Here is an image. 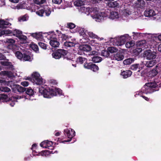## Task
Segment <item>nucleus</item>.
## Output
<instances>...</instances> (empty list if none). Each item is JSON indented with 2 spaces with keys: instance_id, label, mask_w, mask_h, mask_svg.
I'll return each instance as SVG.
<instances>
[{
  "instance_id": "f257e3e1",
  "label": "nucleus",
  "mask_w": 161,
  "mask_h": 161,
  "mask_svg": "<svg viewBox=\"0 0 161 161\" xmlns=\"http://www.w3.org/2000/svg\"><path fill=\"white\" fill-rule=\"evenodd\" d=\"M161 87V83L157 84L155 82H150L146 83L138 92V95H141L143 93L147 94L151 93L159 90Z\"/></svg>"
},
{
  "instance_id": "f03ea898",
  "label": "nucleus",
  "mask_w": 161,
  "mask_h": 161,
  "mask_svg": "<svg viewBox=\"0 0 161 161\" xmlns=\"http://www.w3.org/2000/svg\"><path fill=\"white\" fill-rule=\"evenodd\" d=\"M68 52L67 50L64 49H59L55 51L52 54V56L53 58L56 59H59L62 58L64 60L69 61L70 64L75 67H76V64H74V61L67 56Z\"/></svg>"
},
{
  "instance_id": "7ed1b4c3",
  "label": "nucleus",
  "mask_w": 161,
  "mask_h": 161,
  "mask_svg": "<svg viewBox=\"0 0 161 161\" xmlns=\"http://www.w3.org/2000/svg\"><path fill=\"white\" fill-rule=\"evenodd\" d=\"M38 92L42 95H43L44 97L47 98H51L55 96L56 93L53 88L49 87H39L38 88Z\"/></svg>"
},
{
  "instance_id": "20e7f679",
  "label": "nucleus",
  "mask_w": 161,
  "mask_h": 161,
  "mask_svg": "<svg viewBox=\"0 0 161 161\" xmlns=\"http://www.w3.org/2000/svg\"><path fill=\"white\" fill-rule=\"evenodd\" d=\"M64 132L65 136L70 139L61 142V140H60L59 138H58V141L60 143L69 142L71 141L72 138L75 135V132L72 129H71V130L68 129H65L64 130Z\"/></svg>"
},
{
  "instance_id": "39448f33",
  "label": "nucleus",
  "mask_w": 161,
  "mask_h": 161,
  "mask_svg": "<svg viewBox=\"0 0 161 161\" xmlns=\"http://www.w3.org/2000/svg\"><path fill=\"white\" fill-rule=\"evenodd\" d=\"M6 42L8 43L7 46V48L9 50L14 52L17 51L19 49V47L17 46L14 44L15 42V41L12 39H8L6 40Z\"/></svg>"
},
{
  "instance_id": "423d86ee",
  "label": "nucleus",
  "mask_w": 161,
  "mask_h": 161,
  "mask_svg": "<svg viewBox=\"0 0 161 161\" xmlns=\"http://www.w3.org/2000/svg\"><path fill=\"white\" fill-rule=\"evenodd\" d=\"M32 82L37 85H40L43 83L42 79L40 74L37 72H33L31 75Z\"/></svg>"
},
{
  "instance_id": "0eeeda50",
  "label": "nucleus",
  "mask_w": 161,
  "mask_h": 161,
  "mask_svg": "<svg viewBox=\"0 0 161 161\" xmlns=\"http://www.w3.org/2000/svg\"><path fill=\"white\" fill-rule=\"evenodd\" d=\"M131 38L129 35L125 34L120 36L117 39V45L118 46H121L124 44L127 41L130 40Z\"/></svg>"
},
{
  "instance_id": "6e6552de",
  "label": "nucleus",
  "mask_w": 161,
  "mask_h": 161,
  "mask_svg": "<svg viewBox=\"0 0 161 161\" xmlns=\"http://www.w3.org/2000/svg\"><path fill=\"white\" fill-rule=\"evenodd\" d=\"M143 56L147 59L150 60L155 59L157 56L156 53L154 51H152L151 50H147L144 51Z\"/></svg>"
},
{
  "instance_id": "1a4fd4ad",
  "label": "nucleus",
  "mask_w": 161,
  "mask_h": 161,
  "mask_svg": "<svg viewBox=\"0 0 161 161\" xmlns=\"http://www.w3.org/2000/svg\"><path fill=\"white\" fill-rule=\"evenodd\" d=\"M51 32L53 33V34L51 37V40L50 41L49 43L52 47H58L59 46L60 43L57 38H56V35L54 34L53 31Z\"/></svg>"
},
{
  "instance_id": "9d476101",
  "label": "nucleus",
  "mask_w": 161,
  "mask_h": 161,
  "mask_svg": "<svg viewBox=\"0 0 161 161\" xmlns=\"http://www.w3.org/2000/svg\"><path fill=\"white\" fill-rule=\"evenodd\" d=\"M84 67L86 69H90L94 72H96L99 69L98 66L92 63H86L84 64Z\"/></svg>"
},
{
  "instance_id": "9b49d317",
  "label": "nucleus",
  "mask_w": 161,
  "mask_h": 161,
  "mask_svg": "<svg viewBox=\"0 0 161 161\" xmlns=\"http://www.w3.org/2000/svg\"><path fill=\"white\" fill-rule=\"evenodd\" d=\"M144 67L143 62H142L140 64H135L131 65L130 69L133 70H137V72H140Z\"/></svg>"
},
{
  "instance_id": "f8f14e48",
  "label": "nucleus",
  "mask_w": 161,
  "mask_h": 161,
  "mask_svg": "<svg viewBox=\"0 0 161 161\" xmlns=\"http://www.w3.org/2000/svg\"><path fill=\"white\" fill-rule=\"evenodd\" d=\"M109 16V14L106 11H104L103 12H101L100 14H96L94 15L95 18L99 19L100 21L104 19L105 18L108 17Z\"/></svg>"
},
{
  "instance_id": "ddd939ff",
  "label": "nucleus",
  "mask_w": 161,
  "mask_h": 161,
  "mask_svg": "<svg viewBox=\"0 0 161 161\" xmlns=\"http://www.w3.org/2000/svg\"><path fill=\"white\" fill-rule=\"evenodd\" d=\"M80 52H88L90 51L91 49V47L87 44L82 45L80 46L79 47Z\"/></svg>"
},
{
  "instance_id": "4468645a",
  "label": "nucleus",
  "mask_w": 161,
  "mask_h": 161,
  "mask_svg": "<svg viewBox=\"0 0 161 161\" xmlns=\"http://www.w3.org/2000/svg\"><path fill=\"white\" fill-rule=\"evenodd\" d=\"M145 5V3L143 0H137L134 4L136 8L141 9L143 8Z\"/></svg>"
},
{
  "instance_id": "2eb2a0df",
  "label": "nucleus",
  "mask_w": 161,
  "mask_h": 161,
  "mask_svg": "<svg viewBox=\"0 0 161 161\" xmlns=\"http://www.w3.org/2000/svg\"><path fill=\"white\" fill-rule=\"evenodd\" d=\"M155 15V11L152 9H147L144 12V15L146 17L153 16Z\"/></svg>"
},
{
  "instance_id": "dca6fc26",
  "label": "nucleus",
  "mask_w": 161,
  "mask_h": 161,
  "mask_svg": "<svg viewBox=\"0 0 161 161\" xmlns=\"http://www.w3.org/2000/svg\"><path fill=\"white\" fill-rule=\"evenodd\" d=\"M132 72L129 70H124L121 71V75L124 78H126L130 77L132 75Z\"/></svg>"
},
{
  "instance_id": "f3484780",
  "label": "nucleus",
  "mask_w": 161,
  "mask_h": 161,
  "mask_svg": "<svg viewBox=\"0 0 161 161\" xmlns=\"http://www.w3.org/2000/svg\"><path fill=\"white\" fill-rule=\"evenodd\" d=\"M0 64L3 66H8V68L9 69L13 70V69L14 66L11 62L6 61H1Z\"/></svg>"
},
{
  "instance_id": "a211bd4d",
  "label": "nucleus",
  "mask_w": 161,
  "mask_h": 161,
  "mask_svg": "<svg viewBox=\"0 0 161 161\" xmlns=\"http://www.w3.org/2000/svg\"><path fill=\"white\" fill-rule=\"evenodd\" d=\"M24 61H31V59L30 56L29 55V52L28 51L23 52V58L22 59Z\"/></svg>"
},
{
  "instance_id": "6ab92c4d",
  "label": "nucleus",
  "mask_w": 161,
  "mask_h": 161,
  "mask_svg": "<svg viewBox=\"0 0 161 161\" xmlns=\"http://www.w3.org/2000/svg\"><path fill=\"white\" fill-rule=\"evenodd\" d=\"M144 65H145L147 67H151L156 64V61L153 60L143 62Z\"/></svg>"
},
{
  "instance_id": "aec40b11",
  "label": "nucleus",
  "mask_w": 161,
  "mask_h": 161,
  "mask_svg": "<svg viewBox=\"0 0 161 161\" xmlns=\"http://www.w3.org/2000/svg\"><path fill=\"white\" fill-rule=\"evenodd\" d=\"M22 31L17 29H15L13 31H8V33L9 34H12L14 36H16L18 37L17 36L18 35L22 34Z\"/></svg>"
},
{
  "instance_id": "412c9836",
  "label": "nucleus",
  "mask_w": 161,
  "mask_h": 161,
  "mask_svg": "<svg viewBox=\"0 0 161 161\" xmlns=\"http://www.w3.org/2000/svg\"><path fill=\"white\" fill-rule=\"evenodd\" d=\"M114 58L115 60L118 61H121L123 59L124 56L122 53L120 52H118L114 55Z\"/></svg>"
},
{
  "instance_id": "4be33fe9",
  "label": "nucleus",
  "mask_w": 161,
  "mask_h": 161,
  "mask_svg": "<svg viewBox=\"0 0 161 161\" xmlns=\"http://www.w3.org/2000/svg\"><path fill=\"white\" fill-rule=\"evenodd\" d=\"M30 34L31 36L37 39H41L42 38V32L38 33H31Z\"/></svg>"
},
{
  "instance_id": "5701e85b",
  "label": "nucleus",
  "mask_w": 161,
  "mask_h": 161,
  "mask_svg": "<svg viewBox=\"0 0 161 161\" xmlns=\"http://www.w3.org/2000/svg\"><path fill=\"white\" fill-rule=\"evenodd\" d=\"M76 62L78 63H79L80 64H83L84 63V64L87 63V59L86 58H83L81 56H79L77 58L76 60Z\"/></svg>"
},
{
  "instance_id": "b1692460",
  "label": "nucleus",
  "mask_w": 161,
  "mask_h": 161,
  "mask_svg": "<svg viewBox=\"0 0 161 161\" xmlns=\"http://www.w3.org/2000/svg\"><path fill=\"white\" fill-rule=\"evenodd\" d=\"M118 13L117 12L110 11L109 14V18L114 19L118 17Z\"/></svg>"
},
{
  "instance_id": "393cba45",
  "label": "nucleus",
  "mask_w": 161,
  "mask_h": 161,
  "mask_svg": "<svg viewBox=\"0 0 161 161\" xmlns=\"http://www.w3.org/2000/svg\"><path fill=\"white\" fill-rule=\"evenodd\" d=\"M38 154H36V155H41L42 156H46V155H47L48 154L53 153V151H50L49 150H45L42 151L41 152H37Z\"/></svg>"
},
{
  "instance_id": "a878e982",
  "label": "nucleus",
  "mask_w": 161,
  "mask_h": 161,
  "mask_svg": "<svg viewBox=\"0 0 161 161\" xmlns=\"http://www.w3.org/2000/svg\"><path fill=\"white\" fill-rule=\"evenodd\" d=\"M108 6L110 8H114L118 6L119 3L117 1L110 2L108 3Z\"/></svg>"
},
{
  "instance_id": "bb28decb",
  "label": "nucleus",
  "mask_w": 161,
  "mask_h": 161,
  "mask_svg": "<svg viewBox=\"0 0 161 161\" xmlns=\"http://www.w3.org/2000/svg\"><path fill=\"white\" fill-rule=\"evenodd\" d=\"M1 25V26L0 30H1L2 29L8 27L9 25H11V24L8 21L2 20Z\"/></svg>"
},
{
  "instance_id": "cd10ccee",
  "label": "nucleus",
  "mask_w": 161,
  "mask_h": 161,
  "mask_svg": "<svg viewBox=\"0 0 161 161\" xmlns=\"http://www.w3.org/2000/svg\"><path fill=\"white\" fill-rule=\"evenodd\" d=\"M102 60V58L97 56H93L92 58V60L94 63H99Z\"/></svg>"
},
{
  "instance_id": "c85d7f7f",
  "label": "nucleus",
  "mask_w": 161,
  "mask_h": 161,
  "mask_svg": "<svg viewBox=\"0 0 161 161\" xmlns=\"http://www.w3.org/2000/svg\"><path fill=\"white\" fill-rule=\"evenodd\" d=\"M135 59L133 58H129L125 59L123 61V63L124 64L128 65L133 62Z\"/></svg>"
},
{
  "instance_id": "c756f323",
  "label": "nucleus",
  "mask_w": 161,
  "mask_h": 161,
  "mask_svg": "<svg viewBox=\"0 0 161 161\" xmlns=\"http://www.w3.org/2000/svg\"><path fill=\"white\" fill-rule=\"evenodd\" d=\"M159 73L157 69H153L149 72V75L151 77H153L155 76Z\"/></svg>"
},
{
  "instance_id": "7c9ffc66",
  "label": "nucleus",
  "mask_w": 161,
  "mask_h": 161,
  "mask_svg": "<svg viewBox=\"0 0 161 161\" xmlns=\"http://www.w3.org/2000/svg\"><path fill=\"white\" fill-rule=\"evenodd\" d=\"M101 55L105 58H108L109 57L110 53L108 49L107 50H104L102 51Z\"/></svg>"
},
{
  "instance_id": "2f4dec72",
  "label": "nucleus",
  "mask_w": 161,
  "mask_h": 161,
  "mask_svg": "<svg viewBox=\"0 0 161 161\" xmlns=\"http://www.w3.org/2000/svg\"><path fill=\"white\" fill-rule=\"evenodd\" d=\"M25 92L27 94L30 96H33L34 93L33 90L31 87L26 88V90Z\"/></svg>"
},
{
  "instance_id": "473e14b6",
  "label": "nucleus",
  "mask_w": 161,
  "mask_h": 161,
  "mask_svg": "<svg viewBox=\"0 0 161 161\" xmlns=\"http://www.w3.org/2000/svg\"><path fill=\"white\" fill-rule=\"evenodd\" d=\"M15 56L19 59L22 60L23 58V53H22L21 52L17 51L15 52Z\"/></svg>"
},
{
  "instance_id": "72a5a7b5",
  "label": "nucleus",
  "mask_w": 161,
  "mask_h": 161,
  "mask_svg": "<svg viewBox=\"0 0 161 161\" xmlns=\"http://www.w3.org/2000/svg\"><path fill=\"white\" fill-rule=\"evenodd\" d=\"M31 48L36 53H39V48L38 46L35 44H32L30 45Z\"/></svg>"
},
{
  "instance_id": "f704fd0d",
  "label": "nucleus",
  "mask_w": 161,
  "mask_h": 161,
  "mask_svg": "<svg viewBox=\"0 0 161 161\" xmlns=\"http://www.w3.org/2000/svg\"><path fill=\"white\" fill-rule=\"evenodd\" d=\"M74 4L75 6L79 7L84 5V2L83 1L81 0H77L74 2Z\"/></svg>"
},
{
  "instance_id": "c9c22d12",
  "label": "nucleus",
  "mask_w": 161,
  "mask_h": 161,
  "mask_svg": "<svg viewBox=\"0 0 161 161\" xmlns=\"http://www.w3.org/2000/svg\"><path fill=\"white\" fill-rule=\"evenodd\" d=\"M109 53H113L116 52L118 51V49L115 47H109L107 48Z\"/></svg>"
},
{
  "instance_id": "e433bc0d",
  "label": "nucleus",
  "mask_w": 161,
  "mask_h": 161,
  "mask_svg": "<svg viewBox=\"0 0 161 161\" xmlns=\"http://www.w3.org/2000/svg\"><path fill=\"white\" fill-rule=\"evenodd\" d=\"M64 45L65 47H71L75 46V44L73 42L66 41L64 42Z\"/></svg>"
},
{
  "instance_id": "4c0bfd02",
  "label": "nucleus",
  "mask_w": 161,
  "mask_h": 161,
  "mask_svg": "<svg viewBox=\"0 0 161 161\" xmlns=\"http://www.w3.org/2000/svg\"><path fill=\"white\" fill-rule=\"evenodd\" d=\"M0 90L5 92H11L10 89L7 86H2L0 87Z\"/></svg>"
},
{
  "instance_id": "58836bf2",
  "label": "nucleus",
  "mask_w": 161,
  "mask_h": 161,
  "mask_svg": "<svg viewBox=\"0 0 161 161\" xmlns=\"http://www.w3.org/2000/svg\"><path fill=\"white\" fill-rule=\"evenodd\" d=\"M25 4L24 3H19L15 7L16 8L18 9L25 8Z\"/></svg>"
},
{
  "instance_id": "ea45409f",
  "label": "nucleus",
  "mask_w": 161,
  "mask_h": 161,
  "mask_svg": "<svg viewBox=\"0 0 161 161\" xmlns=\"http://www.w3.org/2000/svg\"><path fill=\"white\" fill-rule=\"evenodd\" d=\"M19 85L15 84L14 85L13 87L12 88V91L14 93H17L18 92V90L19 89Z\"/></svg>"
},
{
  "instance_id": "a19ab883",
  "label": "nucleus",
  "mask_w": 161,
  "mask_h": 161,
  "mask_svg": "<svg viewBox=\"0 0 161 161\" xmlns=\"http://www.w3.org/2000/svg\"><path fill=\"white\" fill-rule=\"evenodd\" d=\"M66 27L70 29H74L75 27V25L74 24L72 23H68L67 24Z\"/></svg>"
},
{
  "instance_id": "79ce46f5",
  "label": "nucleus",
  "mask_w": 161,
  "mask_h": 161,
  "mask_svg": "<svg viewBox=\"0 0 161 161\" xmlns=\"http://www.w3.org/2000/svg\"><path fill=\"white\" fill-rule=\"evenodd\" d=\"M87 34H88L89 37L92 38H98V36L94 34L93 32H87Z\"/></svg>"
},
{
  "instance_id": "37998d69",
  "label": "nucleus",
  "mask_w": 161,
  "mask_h": 161,
  "mask_svg": "<svg viewBox=\"0 0 161 161\" xmlns=\"http://www.w3.org/2000/svg\"><path fill=\"white\" fill-rule=\"evenodd\" d=\"M60 38L61 39L62 42H64V41H66L68 39V36L67 35H66L65 34H61Z\"/></svg>"
},
{
  "instance_id": "c03bdc74",
  "label": "nucleus",
  "mask_w": 161,
  "mask_h": 161,
  "mask_svg": "<svg viewBox=\"0 0 161 161\" xmlns=\"http://www.w3.org/2000/svg\"><path fill=\"white\" fill-rule=\"evenodd\" d=\"M47 147H51V148H50L51 150L53 149L54 148V147L52 146L53 144L52 142L47 141Z\"/></svg>"
},
{
  "instance_id": "a18cd8bd",
  "label": "nucleus",
  "mask_w": 161,
  "mask_h": 161,
  "mask_svg": "<svg viewBox=\"0 0 161 161\" xmlns=\"http://www.w3.org/2000/svg\"><path fill=\"white\" fill-rule=\"evenodd\" d=\"M88 32L84 28L80 30V34L81 36H84L85 35H86V33Z\"/></svg>"
},
{
  "instance_id": "49530a36",
  "label": "nucleus",
  "mask_w": 161,
  "mask_h": 161,
  "mask_svg": "<svg viewBox=\"0 0 161 161\" xmlns=\"http://www.w3.org/2000/svg\"><path fill=\"white\" fill-rule=\"evenodd\" d=\"M39 46L44 49H46L47 47V45L44 43L39 42L38 43Z\"/></svg>"
},
{
  "instance_id": "de8ad7c7",
  "label": "nucleus",
  "mask_w": 161,
  "mask_h": 161,
  "mask_svg": "<svg viewBox=\"0 0 161 161\" xmlns=\"http://www.w3.org/2000/svg\"><path fill=\"white\" fill-rule=\"evenodd\" d=\"M10 72L8 71H3L0 72V74L4 76H9L10 75Z\"/></svg>"
},
{
  "instance_id": "09e8293b",
  "label": "nucleus",
  "mask_w": 161,
  "mask_h": 161,
  "mask_svg": "<svg viewBox=\"0 0 161 161\" xmlns=\"http://www.w3.org/2000/svg\"><path fill=\"white\" fill-rule=\"evenodd\" d=\"M34 3L40 5L44 3L46 0H33Z\"/></svg>"
},
{
  "instance_id": "8fccbe9b",
  "label": "nucleus",
  "mask_w": 161,
  "mask_h": 161,
  "mask_svg": "<svg viewBox=\"0 0 161 161\" xmlns=\"http://www.w3.org/2000/svg\"><path fill=\"white\" fill-rule=\"evenodd\" d=\"M138 44L141 47L142 46L144 47L146 45V41L145 40H142L139 41L138 42Z\"/></svg>"
},
{
  "instance_id": "3c124183",
  "label": "nucleus",
  "mask_w": 161,
  "mask_h": 161,
  "mask_svg": "<svg viewBox=\"0 0 161 161\" xmlns=\"http://www.w3.org/2000/svg\"><path fill=\"white\" fill-rule=\"evenodd\" d=\"M156 69L160 74H161V63L158 64L156 66Z\"/></svg>"
},
{
  "instance_id": "603ef678",
  "label": "nucleus",
  "mask_w": 161,
  "mask_h": 161,
  "mask_svg": "<svg viewBox=\"0 0 161 161\" xmlns=\"http://www.w3.org/2000/svg\"><path fill=\"white\" fill-rule=\"evenodd\" d=\"M45 10L42 9L39 10V11H37L36 14L40 16H42Z\"/></svg>"
},
{
  "instance_id": "864d4df0",
  "label": "nucleus",
  "mask_w": 161,
  "mask_h": 161,
  "mask_svg": "<svg viewBox=\"0 0 161 161\" xmlns=\"http://www.w3.org/2000/svg\"><path fill=\"white\" fill-rule=\"evenodd\" d=\"M18 92L19 93H23L25 92L26 90V88L22 87L19 85Z\"/></svg>"
},
{
  "instance_id": "5fc2aeb1",
  "label": "nucleus",
  "mask_w": 161,
  "mask_h": 161,
  "mask_svg": "<svg viewBox=\"0 0 161 161\" xmlns=\"http://www.w3.org/2000/svg\"><path fill=\"white\" fill-rule=\"evenodd\" d=\"M134 44L131 42H127L125 44V46L127 48H130L133 46Z\"/></svg>"
},
{
  "instance_id": "6e6d98bb",
  "label": "nucleus",
  "mask_w": 161,
  "mask_h": 161,
  "mask_svg": "<svg viewBox=\"0 0 161 161\" xmlns=\"http://www.w3.org/2000/svg\"><path fill=\"white\" fill-rule=\"evenodd\" d=\"M19 20L20 21H25L27 20L26 16V15H23L19 18Z\"/></svg>"
},
{
  "instance_id": "4d7b16f0",
  "label": "nucleus",
  "mask_w": 161,
  "mask_h": 161,
  "mask_svg": "<svg viewBox=\"0 0 161 161\" xmlns=\"http://www.w3.org/2000/svg\"><path fill=\"white\" fill-rule=\"evenodd\" d=\"M17 36L20 40H25L27 39V37L25 36L20 35H18Z\"/></svg>"
},
{
  "instance_id": "13d9d810",
  "label": "nucleus",
  "mask_w": 161,
  "mask_h": 161,
  "mask_svg": "<svg viewBox=\"0 0 161 161\" xmlns=\"http://www.w3.org/2000/svg\"><path fill=\"white\" fill-rule=\"evenodd\" d=\"M47 141L43 142H42L40 144V145L41 146V147L45 148H47Z\"/></svg>"
},
{
  "instance_id": "bf43d9fd",
  "label": "nucleus",
  "mask_w": 161,
  "mask_h": 161,
  "mask_svg": "<svg viewBox=\"0 0 161 161\" xmlns=\"http://www.w3.org/2000/svg\"><path fill=\"white\" fill-rule=\"evenodd\" d=\"M62 2V0H52L53 3L57 4H60Z\"/></svg>"
},
{
  "instance_id": "052dcab7",
  "label": "nucleus",
  "mask_w": 161,
  "mask_h": 161,
  "mask_svg": "<svg viewBox=\"0 0 161 161\" xmlns=\"http://www.w3.org/2000/svg\"><path fill=\"white\" fill-rule=\"evenodd\" d=\"M37 146V145L36 144H33L32 146L31 149L32 150L34 154L37 153V152L34 150V149Z\"/></svg>"
},
{
  "instance_id": "680f3d73",
  "label": "nucleus",
  "mask_w": 161,
  "mask_h": 161,
  "mask_svg": "<svg viewBox=\"0 0 161 161\" xmlns=\"http://www.w3.org/2000/svg\"><path fill=\"white\" fill-rule=\"evenodd\" d=\"M10 99L9 98V99H8V103L10 105L11 107H13L15 105V103L13 101H10Z\"/></svg>"
},
{
  "instance_id": "e2e57ef3",
  "label": "nucleus",
  "mask_w": 161,
  "mask_h": 161,
  "mask_svg": "<svg viewBox=\"0 0 161 161\" xmlns=\"http://www.w3.org/2000/svg\"><path fill=\"white\" fill-rule=\"evenodd\" d=\"M90 10L91 11H93L96 14V13L98 12V8L97 7L92 8Z\"/></svg>"
},
{
  "instance_id": "0e129e2a",
  "label": "nucleus",
  "mask_w": 161,
  "mask_h": 161,
  "mask_svg": "<svg viewBox=\"0 0 161 161\" xmlns=\"http://www.w3.org/2000/svg\"><path fill=\"white\" fill-rule=\"evenodd\" d=\"M45 12L47 16H49L51 13V11L49 9H47L45 10Z\"/></svg>"
},
{
  "instance_id": "69168bd1",
  "label": "nucleus",
  "mask_w": 161,
  "mask_h": 161,
  "mask_svg": "<svg viewBox=\"0 0 161 161\" xmlns=\"http://www.w3.org/2000/svg\"><path fill=\"white\" fill-rule=\"evenodd\" d=\"M21 84L24 86H27L29 85V82L28 81H24L22 82Z\"/></svg>"
},
{
  "instance_id": "338daca9",
  "label": "nucleus",
  "mask_w": 161,
  "mask_h": 161,
  "mask_svg": "<svg viewBox=\"0 0 161 161\" xmlns=\"http://www.w3.org/2000/svg\"><path fill=\"white\" fill-rule=\"evenodd\" d=\"M6 57L2 53H0V60H5Z\"/></svg>"
},
{
  "instance_id": "774afa93",
  "label": "nucleus",
  "mask_w": 161,
  "mask_h": 161,
  "mask_svg": "<svg viewBox=\"0 0 161 161\" xmlns=\"http://www.w3.org/2000/svg\"><path fill=\"white\" fill-rule=\"evenodd\" d=\"M8 98V96L6 94L5 95H3L2 94L1 97H0V98H2L4 99H7Z\"/></svg>"
}]
</instances>
